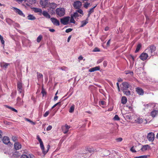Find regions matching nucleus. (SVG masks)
<instances>
[{
	"instance_id": "1",
	"label": "nucleus",
	"mask_w": 158,
	"mask_h": 158,
	"mask_svg": "<svg viewBox=\"0 0 158 158\" xmlns=\"http://www.w3.org/2000/svg\"><path fill=\"white\" fill-rule=\"evenodd\" d=\"M37 139H38V141L39 142L40 144V147L41 149L42 150V152L45 155L48 152L49 148H50V146L49 145H48L47 146V151H45L44 150V147L43 144V142L41 140V139L40 138L39 136V135H37Z\"/></svg>"
},
{
	"instance_id": "2",
	"label": "nucleus",
	"mask_w": 158,
	"mask_h": 158,
	"mask_svg": "<svg viewBox=\"0 0 158 158\" xmlns=\"http://www.w3.org/2000/svg\"><path fill=\"white\" fill-rule=\"evenodd\" d=\"M156 50V48L155 46H151L145 50V52L148 54L149 57H151L155 55Z\"/></svg>"
},
{
	"instance_id": "3",
	"label": "nucleus",
	"mask_w": 158,
	"mask_h": 158,
	"mask_svg": "<svg viewBox=\"0 0 158 158\" xmlns=\"http://www.w3.org/2000/svg\"><path fill=\"white\" fill-rule=\"evenodd\" d=\"M17 86L19 93L21 94L22 98H23L24 96V93L22 83L20 81H18L17 83Z\"/></svg>"
},
{
	"instance_id": "4",
	"label": "nucleus",
	"mask_w": 158,
	"mask_h": 158,
	"mask_svg": "<svg viewBox=\"0 0 158 158\" xmlns=\"http://www.w3.org/2000/svg\"><path fill=\"white\" fill-rule=\"evenodd\" d=\"M56 14L59 17L63 16L65 14V10L64 8H57L56 10Z\"/></svg>"
},
{
	"instance_id": "5",
	"label": "nucleus",
	"mask_w": 158,
	"mask_h": 158,
	"mask_svg": "<svg viewBox=\"0 0 158 158\" xmlns=\"http://www.w3.org/2000/svg\"><path fill=\"white\" fill-rule=\"evenodd\" d=\"M70 19V17L69 16L64 17L60 19V22L64 25H67Z\"/></svg>"
},
{
	"instance_id": "6",
	"label": "nucleus",
	"mask_w": 158,
	"mask_h": 158,
	"mask_svg": "<svg viewBox=\"0 0 158 158\" xmlns=\"http://www.w3.org/2000/svg\"><path fill=\"white\" fill-rule=\"evenodd\" d=\"M12 9L15 12L17 13L19 15L23 16V17H25V15L23 13L22 11L20 9L15 7H13Z\"/></svg>"
},
{
	"instance_id": "7",
	"label": "nucleus",
	"mask_w": 158,
	"mask_h": 158,
	"mask_svg": "<svg viewBox=\"0 0 158 158\" xmlns=\"http://www.w3.org/2000/svg\"><path fill=\"white\" fill-rule=\"evenodd\" d=\"M50 20L53 24L56 26H58L60 25V22L57 19L52 17L50 18Z\"/></svg>"
},
{
	"instance_id": "8",
	"label": "nucleus",
	"mask_w": 158,
	"mask_h": 158,
	"mask_svg": "<svg viewBox=\"0 0 158 158\" xmlns=\"http://www.w3.org/2000/svg\"><path fill=\"white\" fill-rule=\"evenodd\" d=\"M48 0H40V4L43 8H45L48 6Z\"/></svg>"
},
{
	"instance_id": "9",
	"label": "nucleus",
	"mask_w": 158,
	"mask_h": 158,
	"mask_svg": "<svg viewBox=\"0 0 158 158\" xmlns=\"http://www.w3.org/2000/svg\"><path fill=\"white\" fill-rule=\"evenodd\" d=\"M149 57L148 54L146 53H142L139 56V58L142 60H145L147 59V58Z\"/></svg>"
},
{
	"instance_id": "10",
	"label": "nucleus",
	"mask_w": 158,
	"mask_h": 158,
	"mask_svg": "<svg viewBox=\"0 0 158 158\" xmlns=\"http://www.w3.org/2000/svg\"><path fill=\"white\" fill-rule=\"evenodd\" d=\"M57 5L54 3H50L49 5V9H48V11H50L52 9V13L54 12L53 10H54L56 7Z\"/></svg>"
},
{
	"instance_id": "11",
	"label": "nucleus",
	"mask_w": 158,
	"mask_h": 158,
	"mask_svg": "<svg viewBox=\"0 0 158 158\" xmlns=\"http://www.w3.org/2000/svg\"><path fill=\"white\" fill-rule=\"evenodd\" d=\"M81 3L79 1H77L74 3L73 6L76 9H79L81 6Z\"/></svg>"
},
{
	"instance_id": "12",
	"label": "nucleus",
	"mask_w": 158,
	"mask_h": 158,
	"mask_svg": "<svg viewBox=\"0 0 158 158\" xmlns=\"http://www.w3.org/2000/svg\"><path fill=\"white\" fill-rule=\"evenodd\" d=\"M147 138L149 141H153L154 139V134L152 132L148 133L147 135Z\"/></svg>"
},
{
	"instance_id": "13",
	"label": "nucleus",
	"mask_w": 158,
	"mask_h": 158,
	"mask_svg": "<svg viewBox=\"0 0 158 158\" xmlns=\"http://www.w3.org/2000/svg\"><path fill=\"white\" fill-rule=\"evenodd\" d=\"M23 102L19 97H18L17 99L16 105L19 106H22L23 105Z\"/></svg>"
},
{
	"instance_id": "14",
	"label": "nucleus",
	"mask_w": 158,
	"mask_h": 158,
	"mask_svg": "<svg viewBox=\"0 0 158 158\" xmlns=\"http://www.w3.org/2000/svg\"><path fill=\"white\" fill-rule=\"evenodd\" d=\"M122 84L123 90H125L126 89L129 88L131 87V85L127 82H123Z\"/></svg>"
},
{
	"instance_id": "15",
	"label": "nucleus",
	"mask_w": 158,
	"mask_h": 158,
	"mask_svg": "<svg viewBox=\"0 0 158 158\" xmlns=\"http://www.w3.org/2000/svg\"><path fill=\"white\" fill-rule=\"evenodd\" d=\"M140 146V145L137 146H134L130 149V150L133 152H136V150H138V151L139 150V149L137 148L139 147Z\"/></svg>"
},
{
	"instance_id": "16",
	"label": "nucleus",
	"mask_w": 158,
	"mask_h": 158,
	"mask_svg": "<svg viewBox=\"0 0 158 158\" xmlns=\"http://www.w3.org/2000/svg\"><path fill=\"white\" fill-rule=\"evenodd\" d=\"M158 113V110H153L151 112L150 115L152 117L154 118L156 117Z\"/></svg>"
},
{
	"instance_id": "17",
	"label": "nucleus",
	"mask_w": 158,
	"mask_h": 158,
	"mask_svg": "<svg viewBox=\"0 0 158 158\" xmlns=\"http://www.w3.org/2000/svg\"><path fill=\"white\" fill-rule=\"evenodd\" d=\"M2 141L3 143L6 144H8V143H10L9 138L6 136H4L3 137Z\"/></svg>"
},
{
	"instance_id": "18",
	"label": "nucleus",
	"mask_w": 158,
	"mask_h": 158,
	"mask_svg": "<svg viewBox=\"0 0 158 158\" xmlns=\"http://www.w3.org/2000/svg\"><path fill=\"white\" fill-rule=\"evenodd\" d=\"M150 146L149 145L147 144L142 146L140 149L142 151H145L146 150H148Z\"/></svg>"
},
{
	"instance_id": "19",
	"label": "nucleus",
	"mask_w": 158,
	"mask_h": 158,
	"mask_svg": "<svg viewBox=\"0 0 158 158\" xmlns=\"http://www.w3.org/2000/svg\"><path fill=\"white\" fill-rule=\"evenodd\" d=\"M100 68L99 66H97L89 69V71L90 72H92L97 70H99Z\"/></svg>"
},
{
	"instance_id": "20",
	"label": "nucleus",
	"mask_w": 158,
	"mask_h": 158,
	"mask_svg": "<svg viewBox=\"0 0 158 158\" xmlns=\"http://www.w3.org/2000/svg\"><path fill=\"white\" fill-rule=\"evenodd\" d=\"M137 93L140 95H143V90L141 88L139 87H137L136 90Z\"/></svg>"
},
{
	"instance_id": "21",
	"label": "nucleus",
	"mask_w": 158,
	"mask_h": 158,
	"mask_svg": "<svg viewBox=\"0 0 158 158\" xmlns=\"http://www.w3.org/2000/svg\"><path fill=\"white\" fill-rule=\"evenodd\" d=\"M14 147L16 150H19L21 148V145L19 143H15L14 144Z\"/></svg>"
},
{
	"instance_id": "22",
	"label": "nucleus",
	"mask_w": 158,
	"mask_h": 158,
	"mask_svg": "<svg viewBox=\"0 0 158 158\" xmlns=\"http://www.w3.org/2000/svg\"><path fill=\"white\" fill-rule=\"evenodd\" d=\"M10 65V64L4 62H2L0 64V66L5 69L7 68V66Z\"/></svg>"
},
{
	"instance_id": "23",
	"label": "nucleus",
	"mask_w": 158,
	"mask_h": 158,
	"mask_svg": "<svg viewBox=\"0 0 158 158\" xmlns=\"http://www.w3.org/2000/svg\"><path fill=\"white\" fill-rule=\"evenodd\" d=\"M42 14L46 18L48 19L50 18V15L48 12L45 11H44L42 12Z\"/></svg>"
},
{
	"instance_id": "24",
	"label": "nucleus",
	"mask_w": 158,
	"mask_h": 158,
	"mask_svg": "<svg viewBox=\"0 0 158 158\" xmlns=\"http://www.w3.org/2000/svg\"><path fill=\"white\" fill-rule=\"evenodd\" d=\"M28 19L31 20H33L36 19V18L32 15H29L27 16Z\"/></svg>"
},
{
	"instance_id": "25",
	"label": "nucleus",
	"mask_w": 158,
	"mask_h": 158,
	"mask_svg": "<svg viewBox=\"0 0 158 158\" xmlns=\"http://www.w3.org/2000/svg\"><path fill=\"white\" fill-rule=\"evenodd\" d=\"M88 19L87 18L85 20L82 21L81 22V25L80 26V27H82L85 25L88 22Z\"/></svg>"
},
{
	"instance_id": "26",
	"label": "nucleus",
	"mask_w": 158,
	"mask_h": 158,
	"mask_svg": "<svg viewBox=\"0 0 158 158\" xmlns=\"http://www.w3.org/2000/svg\"><path fill=\"white\" fill-rule=\"evenodd\" d=\"M135 121L136 123H141L143 122V120L142 118H138L135 120Z\"/></svg>"
},
{
	"instance_id": "27",
	"label": "nucleus",
	"mask_w": 158,
	"mask_h": 158,
	"mask_svg": "<svg viewBox=\"0 0 158 158\" xmlns=\"http://www.w3.org/2000/svg\"><path fill=\"white\" fill-rule=\"evenodd\" d=\"M96 6H94L93 7L90 9L88 11V17H89L92 13L94 12V9L96 7Z\"/></svg>"
},
{
	"instance_id": "28",
	"label": "nucleus",
	"mask_w": 158,
	"mask_h": 158,
	"mask_svg": "<svg viewBox=\"0 0 158 158\" xmlns=\"http://www.w3.org/2000/svg\"><path fill=\"white\" fill-rule=\"evenodd\" d=\"M124 116L127 119L129 120L131 118V115L130 113H127L125 114Z\"/></svg>"
},
{
	"instance_id": "29",
	"label": "nucleus",
	"mask_w": 158,
	"mask_h": 158,
	"mask_svg": "<svg viewBox=\"0 0 158 158\" xmlns=\"http://www.w3.org/2000/svg\"><path fill=\"white\" fill-rule=\"evenodd\" d=\"M127 102V99L125 97H123L122 98V103L123 104H125Z\"/></svg>"
},
{
	"instance_id": "30",
	"label": "nucleus",
	"mask_w": 158,
	"mask_h": 158,
	"mask_svg": "<svg viewBox=\"0 0 158 158\" xmlns=\"http://www.w3.org/2000/svg\"><path fill=\"white\" fill-rule=\"evenodd\" d=\"M75 108V106L73 104L70 107L69 112L70 113H72L74 112Z\"/></svg>"
},
{
	"instance_id": "31",
	"label": "nucleus",
	"mask_w": 158,
	"mask_h": 158,
	"mask_svg": "<svg viewBox=\"0 0 158 158\" xmlns=\"http://www.w3.org/2000/svg\"><path fill=\"white\" fill-rule=\"evenodd\" d=\"M33 10L34 12L36 13L39 12L40 13H41L42 12V10L40 8H34Z\"/></svg>"
},
{
	"instance_id": "32",
	"label": "nucleus",
	"mask_w": 158,
	"mask_h": 158,
	"mask_svg": "<svg viewBox=\"0 0 158 158\" xmlns=\"http://www.w3.org/2000/svg\"><path fill=\"white\" fill-rule=\"evenodd\" d=\"M37 77L38 80L43 79V75L38 72L37 73Z\"/></svg>"
},
{
	"instance_id": "33",
	"label": "nucleus",
	"mask_w": 158,
	"mask_h": 158,
	"mask_svg": "<svg viewBox=\"0 0 158 158\" xmlns=\"http://www.w3.org/2000/svg\"><path fill=\"white\" fill-rule=\"evenodd\" d=\"M90 4L89 3L87 2H85L84 4V6L85 8H88V7H90Z\"/></svg>"
},
{
	"instance_id": "34",
	"label": "nucleus",
	"mask_w": 158,
	"mask_h": 158,
	"mask_svg": "<svg viewBox=\"0 0 158 158\" xmlns=\"http://www.w3.org/2000/svg\"><path fill=\"white\" fill-rule=\"evenodd\" d=\"M141 45L140 44H139L137 45L135 51V52L136 53L139 52L141 47Z\"/></svg>"
},
{
	"instance_id": "35",
	"label": "nucleus",
	"mask_w": 158,
	"mask_h": 158,
	"mask_svg": "<svg viewBox=\"0 0 158 158\" xmlns=\"http://www.w3.org/2000/svg\"><path fill=\"white\" fill-rule=\"evenodd\" d=\"M152 105H154V104L149 103L144 105V106L145 107L144 108V110H145L146 108H148L149 107H151Z\"/></svg>"
},
{
	"instance_id": "36",
	"label": "nucleus",
	"mask_w": 158,
	"mask_h": 158,
	"mask_svg": "<svg viewBox=\"0 0 158 158\" xmlns=\"http://www.w3.org/2000/svg\"><path fill=\"white\" fill-rule=\"evenodd\" d=\"M42 38V36L41 35H39L37 37V41L39 43L41 40Z\"/></svg>"
},
{
	"instance_id": "37",
	"label": "nucleus",
	"mask_w": 158,
	"mask_h": 158,
	"mask_svg": "<svg viewBox=\"0 0 158 158\" xmlns=\"http://www.w3.org/2000/svg\"><path fill=\"white\" fill-rule=\"evenodd\" d=\"M73 16L75 19L76 18L79 17V15L78 14L77 12H74L73 15H72Z\"/></svg>"
},
{
	"instance_id": "38",
	"label": "nucleus",
	"mask_w": 158,
	"mask_h": 158,
	"mask_svg": "<svg viewBox=\"0 0 158 158\" xmlns=\"http://www.w3.org/2000/svg\"><path fill=\"white\" fill-rule=\"evenodd\" d=\"M74 17L72 15L71 16V19H70V22L71 23H75V21L74 20Z\"/></svg>"
},
{
	"instance_id": "39",
	"label": "nucleus",
	"mask_w": 158,
	"mask_h": 158,
	"mask_svg": "<svg viewBox=\"0 0 158 158\" xmlns=\"http://www.w3.org/2000/svg\"><path fill=\"white\" fill-rule=\"evenodd\" d=\"M3 37L0 35V40H1V43L2 45H3V46H4V40L3 39Z\"/></svg>"
},
{
	"instance_id": "40",
	"label": "nucleus",
	"mask_w": 158,
	"mask_h": 158,
	"mask_svg": "<svg viewBox=\"0 0 158 158\" xmlns=\"http://www.w3.org/2000/svg\"><path fill=\"white\" fill-rule=\"evenodd\" d=\"M36 0H29V3L31 5L35 4V3Z\"/></svg>"
},
{
	"instance_id": "41",
	"label": "nucleus",
	"mask_w": 158,
	"mask_h": 158,
	"mask_svg": "<svg viewBox=\"0 0 158 158\" xmlns=\"http://www.w3.org/2000/svg\"><path fill=\"white\" fill-rule=\"evenodd\" d=\"M25 120L26 121H27L30 123L31 124H35V123L32 122V121L30 120V119L28 118H25Z\"/></svg>"
},
{
	"instance_id": "42",
	"label": "nucleus",
	"mask_w": 158,
	"mask_h": 158,
	"mask_svg": "<svg viewBox=\"0 0 158 158\" xmlns=\"http://www.w3.org/2000/svg\"><path fill=\"white\" fill-rule=\"evenodd\" d=\"M6 22L9 24H11L12 22V21L10 19H6Z\"/></svg>"
},
{
	"instance_id": "43",
	"label": "nucleus",
	"mask_w": 158,
	"mask_h": 158,
	"mask_svg": "<svg viewBox=\"0 0 158 158\" xmlns=\"http://www.w3.org/2000/svg\"><path fill=\"white\" fill-rule=\"evenodd\" d=\"M114 119L115 120H119L120 119V118L117 115H115L114 118Z\"/></svg>"
},
{
	"instance_id": "44",
	"label": "nucleus",
	"mask_w": 158,
	"mask_h": 158,
	"mask_svg": "<svg viewBox=\"0 0 158 158\" xmlns=\"http://www.w3.org/2000/svg\"><path fill=\"white\" fill-rule=\"evenodd\" d=\"M50 112L49 111H47L44 114V117H47L48 115L49 114Z\"/></svg>"
},
{
	"instance_id": "45",
	"label": "nucleus",
	"mask_w": 158,
	"mask_h": 158,
	"mask_svg": "<svg viewBox=\"0 0 158 158\" xmlns=\"http://www.w3.org/2000/svg\"><path fill=\"white\" fill-rule=\"evenodd\" d=\"M77 13H79L80 14L82 15H83V10H81V9H79L77 10Z\"/></svg>"
},
{
	"instance_id": "46",
	"label": "nucleus",
	"mask_w": 158,
	"mask_h": 158,
	"mask_svg": "<svg viewBox=\"0 0 158 158\" xmlns=\"http://www.w3.org/2000/svg\"><path fill=\"white\" fill-rule=\"evenodd\" d=\"M147 156L145 155L141 156H136L134 158H147Z\"/></svg>"
},
{
	"instance_id": "47",
	"label": "nucleus",
	"mask_w": 158,
	"mask_h": 158,
	"mask_svg": "<svg viewBox=\"0 0 158 158\" xmlns=\"http://www.w3.org/2000/svg\"><path fill=\"white\" fill-rule=\"evenodd\" d=\"M73 30V29L72 28H68L65 31V32L66 33H69L71 32Z\"/></svg>"
},
{
	"instance_id": "48",
	"label": "nucleus",
	"mask_w": 158,
	"mask_h": 158,
	"mask_svg": "<svg viewBox=\"0 0 158 158\" xmlns=\"http://www.w3.org/2000/svg\"><path fill=\"white\" fill-rule=\"evenodd\" d=\"M52 128V126L49 125V126L46 128V130L47 131H49Z\"/></svg>"
},
{
	"instance_id": "49",
	"label": "nucleus",
	"mask_w": 158,
	"mask_h": 158,
	"mask_svg": "<svg viewBox=\"0 0 158 158\" xmlns=\"http://www.w3.org/2000/svg\"><path fill=\"white\" fill-rule=\"evenodd\" d=\"M63 131L64 134H66L68 132L69 130L64 128L63 129Z\"/></svg>"
},
{
	"instance_id": "50",
	"label": "nucleus",
	"mask_w": 158,
	"mask_h": 158,
	"mask_svg": "<svg viewBox=\"0 0 158 158\" xmlns=\"http://www.w3.org/2000/svg\"><path fill=\"white\" fill-rule=\"evenodd\" d=\"M125 94L127 95H129L131 94L130 91H125Z\"/></svg>"
},
{
	"instance_id": "51",
	"label": "nucleus",
	"mask_w": 158,
	"mask_h": 158,
	"mask_svg": "<svg viewBox=\"0 0 158 158\" xmlns=\"http://www.w3.org/2000/svg\"><path fill=\"white\" fill-rule=\"evenodd\" d=\"M107 65V62L106 61H104L103 62V65L104 67H106Z\"/></svg>"
},
{
	"instance_id": "52",
	"label": "nucleus",
	"mask_w": 158,
	"mask_h": 158,
	"mask_svg": "<svg viewBox=\"0 0 158 158\" xmlns=\"http://www.w3.org/2000/svg\"><path fill=\"white\" fill-rule=\"evenodd\" d=\"M70 128V126L67 125H65V128L69 130V129Z\"/></svg>"
},
{
	"instance_id": "53",
	"label": "nucleus",
	"mask_w": 158,
	"mask_h": 158,
	"mask_svg": "<svg viewBox=\"0 0 158 158\" xmlns=\"http://www.w3.org/2000/svg\"><path fill=\"white\" fill-rule=\"evenodd\" d=\"M122 138H117L116 139V140L118 142H121V141L122 140Z\"/></svg>"
},
{
	"instance_id": "54",
	"label": "nucleus",
	"mask_w": 158,
	"mask_h": 158,
	"mask_svg": "<svg viewBox=\"0 0 158 158\" xmlns=\"http://www.w3.org/2000/svg\"><path fill=\"white\" fill-rule=\"evenodd\" d=\"M99 50L97 48H95L93 51L94 52H99Z\"/></svg>"
},
{
	"instance_id": "55",
	"label": "nucleus",
	"mask_w": 158,
	"mask_h": 158,
	"mask_svg": "<svg viewBox=\"0 0 158 158\" xmlns=\"http://www.w3.org/2000/svg\"><path fill=\"white\" fill-rule=\"evenodd\" d=\"M48 28H49V30L51 32H54L55 31V30L53 29H51V28H50L48 27Z\"/></svg>"
},
{
	"instance_id": "56",
	"label": "nucleus",
	"mask_w": 158,
	"mask_h": 158,
	"mask_svg": "<svg viewBox=\"0 0 158 158\" xmlns=\"http://www.w3.org/2000/svg\"><path fill=\"white\" fill-rule=\"evenodd\" d=\"M11 110L16 113L18 112V111L16 109H15V108L13 107H12V108H11Z\"/></svg>"
},
{
	"instance_id": "57",
	"label": "nucleus",
	"mask_w": 158,
	"mask_h": 158,
	"mask_svg": "<svg viewBox=\"0 0 158 158\" xmlns=\"http://www.w3.org/2000/svg\"><path fill=\"white\" fill-rule=\"evenodd\" d=\"M2 132L0 130V141L2 139Z\"/></svg>"
},
{
	"instance_id": "58",
	"label": "nucleus",
	"mask_w": 158,
	"mask_h": 158,
	"mask_svg": "<svg viewBox=\"0 0 158 158\" xmlns=\"http://www.w3.org/2000/svg\"><path fill=\"white\" fill-rule=\"evenodd\" d=\"M26 0H16L19 3H21L23 1H25Z\"/></svg>"
},
{
	"instance_id": "59",
	"label": "nucleus",
	"mask_w": 158,
	"mask_h": 158,
	"mask_svg": "<svg viewBox=\"0 0 158 158\" xmlns=\"http://www.w3.org/2000/svg\"><path fill=\"white\" fill-rule=\"evenodd\" d=\"M16 139L17 138L13 136L12 137V139L14 142H15L16 141Z\"/></svg>"
},
{
	"instance_id": "60",
	"label": "nucleus",
	"mask_w": 158,
	"mask_h": 158,
	"mask_svg": "<svg viewBox=\"0 0 158 158\" xmlns=\"http://www.w3.org/2000/svg\"><path fill=\"white\" fill-rule=\"evenodd\" d=\"M102 60H103L102 59H100L97 61V63L99 64L100 63H101V62H102Z\"/></svg>"
},
{
	"instance_id": "61",
	"label": "nucleus",
	"mask_w": 158,
	"mask_h": 158,
	"mask_svg": "<svg viewBox=\"0 0 158 158\" xmlns=\"http://www.w3.org/2000/svg\"><path fill=\"white\" fill-rule=\"evenodd\" d=\"M78 59L80 60H81L83 59V57L81 56H80L78 58Z\"/></svg>"
},
{
	"instance_id": "62",
	"label": "nucleus",
	"mask_w": 158,
	"mask_h": 158,
	"mask_svg": "<svg viewBox=\"0 0 158 158\" xmlns=\"http://www.w3.org/2000/svg\"><path fill=\"white\" fill-rule=\"evenodd\" d=\"M71 35H70L68 38L67 39V42H69L71 38Z\"/></svg>"
},
{
	"instance_id": "63",
	"label": "nucleus",
	"mask_w": 158,
	"mask_h": 158,
	"mask_svg": "<svg viewBox=\"0 0 158 158\" xmlns=\"http://www.w3.org/2000/svg\"><path fill=\"white\" fill-rule=\"evenodd\" d=\"M58 98V96H57L55 95V96L54 97V101H56L57 99Z\"/></svg>"
},
{
	"instance_id": "64",
	"label": "nucleus",
	"mask_w": 158,
	"mask_h": 158,
	"mask_svg": "<svg viewBox=\"0 0 158 158\" xmlns=\"http://www.w3.org/2000/svg\"><path fill=\"white\" fill-rule=\"evenodd\" d=\"M118 82H121L123 80L120 78H119L118 79Z\"/></svg>"
}]
</instances>
